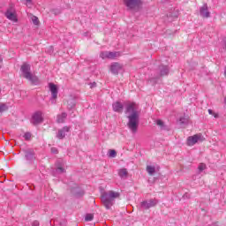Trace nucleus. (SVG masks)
<instances>
[{"label": "nucleus", "mask_w": 226, "mask_h": 226, "mask_svg": "<svg viewBox=\"0 0 226 226\" xmlns=\"http://www.w3.org/2000/svg\"><path fill=\"white\" fill-rule=\"evenodd\" d=\"M125 114H130L128 118L127 126L132 133H137V130H139V111H137V106L135 102H131L126 105Z\"/></svg>", "instance_id": "obj_1"}, {"label": "nucleus", "mask_w": 226, "mask_h": 226, "mask_svg": "<svg viewBox=\"0 0 226 226\" xmlns=\"http://www.w3.org/2000/svg\"><path fill=\"white\" fill-rule=\"evenodd\" d=\"M121 193L116 191H108L102 193L101 200L106 209H110L116 202V199H119Z\"/></svg>", "instance_id": "obj_2"}, {"label": "nucleus", "mask_w": 226, "mask_h": 226, "mask_svg": "<svg viewBox=\"0 0 226 226\" xmlns=\"http://www.w3.org/2000/svg\"><path fill=\"white\" fill-rule=\"evenodd\" d=\"M20 72L25 79L34 84V86H38L40 84V79L36 75L31 73V64L24 63L20 67Z\"/></svg>", "instance_id": "obj_3"}, {"label": "nucleus", "mask_w": 226, "mask_h": 226, "mask_svg": "<svg viewBox=\"0 0 226 226\" xmlns=\"http://www.w3.org/2000/svg\"><path fill=\"white\" fill-rule=\"evenodd\" d=\"M4 16L8 20H11V22H19V19H17V11L15 10V4H10L7 11L4 13Z\"/></svg>", "instance_id": "obj_4"}, {"label": "nucleus", "mask_w": 226, "mask_h": 226, "mask_svg": "<svg viewBox=\"0 0 226 226\" xmlns=\"http://www.w3.org/2000/svg\"><path fill=\"white\" fill-rule=\"evenodd\" d=\"M143 4L142 0H124V4L129 11L139 9Z\"/></svg>", "instance_id": "obj_5"}, {"label": "nucleus", "mask_w": 226, "mask_h": 226, "mask_svg": "<svg viewBox=\"0 0 226 226\" xmlns=\"http://www.w3.org/2000/svg\"><path fill=\"white\" fill-rule=\"evenodd\" d=\"M157 204H158V200L150 199V200L142 201L140 203V207L142 209L147 210V209H151V207H154Z\"/></svg>", "instance_id": "obj_6"}, {"label": "nucleus", "mask_w": 226, "mask_h": 226, "mask_svg": "<svg viewBox=\"0 0 226 226\" xmlns=\"http://www.w3.org/2000/svg\"><path fill=\"white\" fill-rule=\"evenodd\" d=\"M121 56L120 52L115 51H102L100 54V57L102 59H116L117 57H119Z\"/></svg>", "instance_id": "obj_7"}, {"label": "nucleus", "mask_w": 226, "mask_h": 226, "mask_svg": "<svg viewBox=\"0 0 226 226\" xmlns=\"http://www.w3.org/2000/svg\"><path fill=\"white\" fill-rule=\"evenodd\" d=\"M204 136L202 134H195L187 138V146H195L197 142H202Z\"/></svg>", "instance_id": "obj_8"}, {"label": "nucleus", "mask_w": 226, "mask_h": 226, "mask_svg": "<svg viewBox=\"0 0 226 226\" xmlns=\"http://www.w3.org/2000/svg\"><path fill=\"white\" fill-rule=\"evenodd\" d=\"M49 91L51 93V98L50 102L51 103L55 104L56 103V99L57 98V86H56L54 83H49Z\"/></svg>", "instance_id": "obj_9"}, {"label": "nucleus", "mask_w": 226, "mask_h": 226, "mask_svg": "<svg viewBox=\"0 0 226 226\" xmlns=\"http://www.w3.org/2000/svg\"><path fill=\"white\" fill-rule=\"evenodd\" d=\"M200 15L203 19H209V17H211V12H209V9L207 8V4H203V6L200 8Z\"/></svg>", "instance_id": "obj_10"}, {"label": "nucleus", "mask_w": 226, "mask_h": 226, "mask_svg": "<svg viewBox=\"0 0 226 226\" xmlns=\"http://www.w3.org/2000/svg\"><path fill=\"white\" fill-rule=\"evenodd\" d=\"M34 124H40L43 123V113L41 111H37L33 115Z\"/></svg>", "instance_id": "obj_11"}, {"label": "nucleus", "mask_w": 226, "mask_h": 226, "mask_svg": "<svg viewBox=\"0 0 226 226\" xmlns=\"http://www.w3.org/2000/svg\"><path fill=\"white\" fill-rule=\"evenodd\" d=\"M123 70V65L119 63H113L110 65V72L113 75H117Z\"/></svg>", "instance_id": "obj_12"}, {"label": "nucleus", "mask_w": 226, "mask_h": 226, "mask_svg": "<svg viewBox=\"0 0 226 226\" xmlns=\"http://www.w3.org/2000/svg\"><path fill=\"white\" fill-rule=\"evenodd\" d=\"M70 132L69 126H64L62 129L58 130L56 137L61 140L66 137V133Z\"/></svg>", "instance_id": "obj_13"}, {"label": "nucleus", "mask_w": 226, "mask_h": 226, "mask_svg": "<svg viewBox=\"0 0 226 226\" xmlns=\"http://www.w3.org/2000/svg\"><path fill=\"white\" fill-rule=\"evenodd\" d=\"M25 158L28 163H32L34 160V151L33 149L25 150Z\"/></svg>", "instance_id": "obj_14"}, {"label": "nucleus", "mask_w": 226, "mask_h": 226, "mask_svg": "<svg viewBox=\"0 0 226 226\" xmlns=\"http://www.w3.org/2000/svg\"><path fill=\"white\" fill-rule=\"evenodd\" d=\"M112 107H113L114 112H118V113L123 112L124 106H123V103H121L120 102H117L113 103Z\"/></svg>", "instance_id": "obj_15"}, {"label": "nucleus", "mask_w": 226, "mask_h": 226, "mask_svg": "<svg viewBox=\"0 0 226 226\" xmlns=\"http://www.w3.org/2000/svg\"><path fill=\"white\" fill-rule=\"evenodd\" d=\"M160 70V77H165V75H169V66L161 65L159 67Z\"/></svg>", "instance_id": "obj_16"}, {"label": "nucleus", "mask_w": 226, "mask_h": 226, "mask_svg": "<svg viewBox=\"0 0 226 226\" xmlns=\"http://www.w3.org/2000/svg\"><path fill=\"white\" fill-rule=\"evenodd\" d=\"M67 117H68V115L66 114V112L57 115L56 122L57 123H64V119H66Z\"/></svg>", "instance_id": "obj_17"}, {"label": "nucleus", "mask_w": 226, "mask_h": 226, "mask_svg": "<svg viewBox=\"0 0 226 226\" xmlns=\"http://www.w3.org/2000/svg\"><path fill=\"white\" fill-rule=\"evenodd\" d=\"M147 174H149V176H153L156 172V168L152 165H147Z\"/></svg>", "instance_id": "obj_18"}, {"label": "nucleus", "mask_w": 226, "mask_h": 226, "mask_svg": "<svg viewBox=\"0 0 226 226\" xmlns=\"http://www.w3.org/2000/svg\"><path fill=\"white\" fill-rule=\"evenodd\" d=\"M188 121H190V117L188 116H184L179 118L181 124H188Z\"/></svg>", "instance_id": "obj_19"}, {"label": "nucleus", "mask_w": 226, "mask_h": 226, "mask_svg": "<svg viewBox=\"0 0 226 226\" xmlns=\"http://www.w3.org/2000/svg\"><path fill=\"white\" fill-rule=\"evenodd\" d=\"M118 176L120 177H126V176H128V170H126V169H121L118 171Z\"/></svg>", "instance_id": "obj_20"}, {"label": "nucleus", "mask_w": 226, "mask_h": 226, "mask_svg": "<svg viewBox=\"0 0 226 226\" xmlns=\"http://www.w3.org/2000/svg\"><path fill=\"white\" fill-rule=\"evenodd\" d=\"M6 110H8V105L0 102V114H3V112H6Z\"/></svg>", "instance_id": "obj_21"}, {"label": "nucleus", "mask_w": 226, "mask_h": 226, "mask_svg": "<svg viewBox=\"0 0 226 226\" xmlns=\"http://www.w3.org/2000/svg\"><path fill=\"white\" fill-rule=\"evenodd\" d=\"M156 124L161 128V130H167V126H165V124L163 123V121L157 120Z\"/></svg>", "instance_id": "obj_22"}, {"label": "nucleus", "mask_w": 226, "mask_h": 226, "mask_svg": "<svg viewBox=\"0 0 226 226\" xmlns=\"http://www.w3.org/2000/svg\"><path fill=\"white\" fill-rule=\"evenodd\" d=\"M94 218V215L87 214L86 216H85V221L86 222H93Z\"/></svg>", "instance_id": "obj_23"}, {"label": "nucleus", "mask_w": 226, "mask_h": 226, "mask_svg": "<svg viewBox=\"0 0 226 226\" xmlns=\"http://www.w3.org/2000/svg\"><path fill=\"white\" fill-rule=\"evenodd\" d=\"M32 22L34 26H39L40 20L38 19V17L33 16L32 17Z\"/></svg>", "instance_id": "obj_24"}, {"label": "nucleus", "mask_w": 226, "mask_h": 226, "mask_svg": "<svg viewBox=\"0 0 226 226\" xmlns=\"http://www.w3.org/2000/svg\"><path fill=\"white\" fill-rule=\"evenodd\" d=\"M64 172H66V170H64V168L58 167V168L56 169V174H64Z\"/></svg>", "instance_id": "obj_25"}, {"label": "nucleus", "mask_w": 226, "mask_h": 226, "mask_svg": "<svg viewBox=\"0 0 226 226\" xmlns=\"http://www.w3.org/2000/svg\"><path fill=\"white\" fill-rule=\"evenodd\" d=\"M75 105H76L75 100H71L68 102V109H73L75 108Z\"/></svg>", "instance_id": "obj_26"}, {"label": "nucleus", "mask_w": 226, "mask_h": 226, "mask_svg": "<svg viewBox=\"0 0 226 226\" xmlns=\"http://www.w3.org/2000/svg\"><path fill=\"white\" fill-rule=\"evenodd\" d=\"M117 155V153L116 152V150H109V158H116Z\"/></svg>", "instance_id": "obj_27"}, {"label": "nucleus", "mask_w": 226, "mask_h": 226, "mask_svg": "<svg viewBox=\"0 0 226 226\" xmlns=\"http://www.w3.org/2000/svg\"><path fill=\"white\" fill-rule=\"evenodd\" d=\"M199 172H202L203 170H206V164L205 163H200L198 167Z\"/></svg>", "instance_id": "obj_28"}, {"label": "nucleus", "mask_w": 226, "mask_h": 226, "mask_svg": "<svg viewBox=\"0 0 226 226\" xmlns=\"http://www.w3.org/2000/svg\"><path fill=\"white\" fill-rule=\"evenodd\" d=\"M23 137H24L25 140H30L31 139L30 132H26Z\"/></svg>", "instance_id": "obj_29"}, {"label": "nucleus", "mask_w": 226, "mask_h": 226, "mask_svg": "<svg viewBox=\"0 0 226 226\" xmlns=\"http://www.w3.org/2000/svg\"><path fill=\"white\" fill-rule=\"evenodd\" d=\"M208 114L210 116H214V117H218V114L217 113H215V111H213V109H208Z\"/></svg>", "instance_id": "obj_30"}, {"label": "nucleus", "mask_w": 226, "mask_h": 226, "mask_svg": "<svg viewBox=\"0 0 226 226\" xmlns=\"http://www.w3.org/2000/svg\"><path fill=\"white\" fill-rule=\"evenodd\" d=\"M52 13H54V15H59V13H61V10H59V9H53L52 10Z\"/></svg>", "instance_id": "obj_31"}, {"label": "nucleus", "mask_w": 226, "mask_h": 226, "mask_svg": "<svg viewBox=\"0 0 226 226\" xmlns=\"http://www.w3.org/2000/svg\"><path fill=\"white\" fill-rule=\"evenodd\" d=\"M222 49L226 51V37L222 40Z\"/></svg>", "instance_id": "obj_32"}, {"label": "nucleus", "mask_w": 226, "mask_h": 226, "mask_svg": "<svg viewBox=\"0 0 226 226\" xmlns=\"http://www.w3.org/2000/svg\"><path fill=\"white\" fill-rule=\"evenodd\" d=\"M51 153H52L53 154H57V153H58L57 148L52 147V148H51Z\"/></svg>", "instance_id": "obj_33"}, {"label": "nucleus", "mask_w": 226, "mask_h": 226, "mask_svg": "<svg viewBox=\"0 0 226 226\" xmlns=\"http://www.w3.org/2000/svg\"><path fill=\"white\" fill-rule=\"evenodd\" d=\"M32 226H40V222H38V221H34V222H32Z\"/></svg>", "instance_id": "obj_34"}, {"label": "nucleus", "mask_w": 226, "mask_h": 226, "mask_svg": "<svg viewBox=\"0 0 226 226\" xmlns=\"http://www.w3.org/2000/svg\"><path fill=\"white\" fill-rule=\"evenodd\" d=\"M90 87L93 89V87H96V82L90 83Z\"/></svg>", "instance_id": "obj_35"}, {"label": "nucleus", "mask_w": 226, "mask_h": 226, "mask_svg": "<svg viewBox=\"0 0 226 226\" xmlns=\"http://www.w3.org/2000/svg\"><path fill=\"white\" fill-rule=\"evenodd\" d=\"M26 4H33V0H26Z\"/></svg>", "instance_id": "obj_36"}, {"label": "nucleus", "mask_w": 226, "mask_h": 226, "mask_svg": "<svg viewBox=\"0 0 226 226\" xmlns=\"http://www.w3.org/2000/svg\"><path fill=\"white\" fill-rule=\"evenodd\" d=\"M3 63V56H0V64Z\"/></svg>", "instance_id": "obj_37"}, {"label": "nucleus", "mask_w": 226, "mask_h": 226, "mask_svg": "<svg viewBox=\"0 0 226 226\" xmlns=\"http://www.w3.org/2000/svg\"><path fill=\"white\" fill-rule=\"evenodd\" d=\"M50 49H51V50H53V49H54V48H53L52 46H50Z\"/></svg>", "instance_id": "obj_38"}, {"label": "nucleus", "mask_w": 226, "mask_h": 226, "mask_svg": "<svg viewBox=\"0 0 226 226\" xmlns=\"http://www.w3.org/2000/svg\"><path fill=\"white\" fill-rule=\"evenodd\" d=\"M150 82H153V79H150Z\"/></svg>", "instance_id": "obj_39"}]
</instances>
